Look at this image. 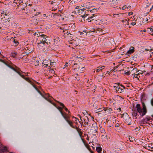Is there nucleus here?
<instances>
[{"mask_svg":"<svg viewBox=\"0 0 153 153\" xmlns=\"http://www.w3.org/2000/svg\"><path fill=\"white\" fill-rule=\"evenodd\" d=\"M34 87L35 88V89L37 91L38 93L45 99L47 101L51 102L52 104H53L54 106H55L59 111L60 112L64 118L65 119V120L69 124V125L72 128L76 129L77 130L78 129V127L76 126H74L73 125V122L69 120V118H70V116L68 115L67 114L65 113H64L62 112V108L59 107L57 106L56 104L54 103H52L51 102V101L50 100V99L48 98L49 97V94H45L44 95L42 94L37 89V88L35 87V86H34Z\"/></svg>","mask_w":153,"mask_h":153,"instance_id":"nucleus-1","label":"nucleus"},{"mask_svg":"<svg viewBox=\"0 0 153 153\" xmlns=\"http://www.w3.org/2000/svg\"><path fill=\"white\" fill-rule=\"evenodd\" d=\"M143 104V108H141L140 104H138L135 106H134L133 109H132L133 113L132 114L133 117H136L138 115V113L142 117L146 114L147 113L146 107Z\"/></svg>","mask_w":153,"mask_h":153,"instance_id":"nucleus-2","label":"nucleus"},{"mask_svg":"<svg viewBox=\"0 0 153 153\" xmlns=\"http://www.w3.org/2000/svg\"><path fill=\"white\" fill-rule=\"evenodd\" d=\"M39 41L40 42H41L45 43V44L48 45V43H50V42L48 41V39L49 38L47 36L43 34H40V33H39Z\"/></svg>","mask_w":153,"mask_h":153,"instance_id":"nucleus-3","label":"nucleus"},{"mask_svg":"<svg viewBox=\"0 0 153 153\" xmlns=\"http://www.w3.org/2000/svg\"><path fill=\"white\" fill-rule=\"evenodd\" d=\"M48 45H46L45 43H44L41 42H40L39 41H38L37 42V46L40 49H43L45 48V46H47Z\"/></svg>","mask_w":153,"mask_h":153,"instance_id":"nucleus-4","label":"nucleus"},{"mask_svg":"<svg viewBox=\"0 0 153 153\" xmlns=\"http://www.w3.org/2000/svg\"><path fill=\"white\" fill-rule=\"evenodd\" d=\"M134 48L133 47H131L129 49V50L127 52L126 55L128 56H129L131 53H132L134 51Z\"/></svg>","mask_w":153,"mask_h":153,"instance_id":"nucleus-5","label":"nucleus"},{"mask_svg":"<svg viewBox=\"0 0 153 153\" xmlns=\"http://www.w3.org/2000/svg\"><path fill=\"white\" fill-rule=\"evenodd\" d=\"M81 6L83 7V9H85L86 8L89 9L90 8L91 6L89 3H86L82 4Z\"/></svg>","mask_w":153,"mask_h":153,"instance_id":"nucleus-6","label":"nucleus"},{"mask_svg":"<svg viewBox=\"0 0 153 153\" xmlns=\"http://www.w3.org/2000/svg\"><path fill=\"white\" fill-rule=\"evenodd\" d=\"M10 68H11L14 71H16V72H17L18 74L22 78L24 79H25L27 81H28L29 80L27 78H25L24 75H22L21 74V73L18 71H17L14 68H13L10 66Z\"/></svg>","mask_w":153,"mask_h":153,"instance_id":"nucleus-7","label":"nucleus"},{"mask_svg":"<svg viewBox=\"0 0 153 153\" xmlns=\"http://www.w3.org/2000/svg\"><path fill=\"white\" fill-rule=\"evenodd\" d=\"M152 119L150 117H146L144 119L141 120L143 123H145V124L147 123L148 122Z\"/></svg>","mask_w":153,"mask_h":153,"instance_id":"nucleus-8","label":"nucleus"},{"mask_svg":"<svg viewBox=\"0 0 153 153\" xmlns=\"http://www.w3.org/2000/svg\"><path fill=\"white\" fill-rule=\"evenodd\" d=\"M114 87L115 88L116 92H118V93L120 88V85L118 84H115V85H114Z\"/></svg>","mask_w":153,"mask_h":153,"instance_id":"nucleus-9","label":"nucleus"},{"mask_svg":"<svg viewBox=\"0 0 153 153\" xmlns=\"http://www.w3.org/2000/svg\"><path fill=\"white\" fill-rule=\"evenodd\" d=\"M119 0H111L110 2V4L111 6H115L118 3L117 1Z\"/></svg>","mask_w":153,"mask_h":153,"instance_id":"nucleus-10","label":"nucleus"},{"mask_svg":"<svg viewBox=\"0 0 153 153\" xmlns=\"http://www.w3.org/2000/svg\"><path fill=\"white\" fill-rule=\"evenodd\" d=\"M127 117L125 121L127 123L128 125H130L131 124V120L130 118L128 117V115L127 114Z\"/></svg>","mask_w":153,"mask_h":153,"instance_id":"nucleus-11","label":"nucleus"},{"mask_svg":"<svg viewBox=\"0 0 153 153\" xmlns=\"http://www.w3.org/2000/svg\"><path fill=\"white\" fill-rule=\"evenodd\" d=\"M84 124H83V126H86L87 124H88V122L89 121V120L88 118L86 117V119H85L84 120Z\"/></svg>","mask_w":153,"mask_h":153,"instance_id":"nucleus-12","label":"nucleus"},{"mask_svg":"<svg viewBox=\"0 0 153 153\" xmlns=\"http://www.w3.org/2000/svg\"><path fill=\"white\" fill-rule=\"evenodd\" d=\"M120 86L121 87L120 88L118 93H122L124 91L125 87L122 85H120Z\"/></svg>","mask_w":153,"mask_h":153,"instance_id":"nucleus-13","label":"nucleus"},{"mask_svg":"<svg viewBox=\"0 0 153 153\" xmlns=\"http://www.w3.org/2000/svg\"><path fill=\"white\" fill-rule=\"evenodd\" d=\"M96 151L98 153L101 152L102 150V149L100 147H97L96 148Z\"/></svg>","mask_w":153,"mask_h":153,"instance_id":"nucleus-14","label":"nucleus"},{"mask_svg":"<svg viewBox=\"0 0 153 153\" xmlns=\"http://www.w3.org/2000/svg\"><path fill=\"white\" fill-rule=\"evenodd\" d=\"M122 22H123V24L125 25L126 26V25H128L129 24L128 21L126 20H123Z\"/></svg>","mask_w":153,"mask_h":153,"instance_id":"nucleus-15","label":"nucleus"},{"mask_svg":"<svg viewBox=\"0 0 153 153\" xmlns=\"http://www.w3.org/2000/svg\"><path fill=\"white\" fill-rule=\"evenodd\" d=\"M59 103L60 105H61V106H62V107L64 108L65 110L66 111H68V109L66 108V107H65L64 105V104L63 103H62L61 102H59Z\"/></svg>","mask_w":153,"mask_h":153,"instance_id":"nucleus-16","label":"nucleus"},{"mask_svg":"<svg viewBox=\"0 0 153 153\" xmlns=\"http://www.w3.org/2000/svg\"><path fill=\"white\" fill-rule=\"evenodd\" d=\"M95 16H96V15L94 14L92 16H91L89 17V19H91V21L94 20L95 19L94 18L95 17Z\"/></svg>","mask_w":153,"mask_h":153,"instance_id":"nucleus-17","label":"nucleus"},{"mask_svg":"<svg viewBox=\"0 0 153 153\" xmlns=\"http://www.w3.org/2000/svg\"><path fill=\"white\" fill-rule=\"evenodd\" d=\"M13 41L14 43V46H16L19 44V42L17 41H16L15 40H14Z\"/></svg>","mask_w":153,"mask_h":153,"instance_id":"nucleus-18","label":"nucleus"},{"mask_svg":"<svg viewBox=\"0 0 153 153\" xmlns=\"http://www.w3.org/2000/svg\"><path fill=\"white\" fill-rule=\"evenodd\" d=\"M129 139L130 141L133 142L134 141V137H129Z\"/></svg>","mask_w":153,"mask_h":153,"instance_id":"nucleus-19","label":"nucleus"},{"mask_svg":"<svg viewBox=\"0 0 153 153\" xmlns=\"http://www.w3.org/2000/svg\"><path fill=\"white\" fill-rule=\"evenodd\" d=\"M66 32L64 33V34L65 35H69V34H70L71 35V36H72L73 34H71L70 32H68V31H67L66 30Z\"/></svg>","mask_w":153,"mask_h":153,"instance_id":"nucleus-20","label":"nucleus"},{"mask_svg":"<svg viewBox=\"0 0 153 153\" xmlns=\"http://www.w3.org/2000/svg\"><path fill=\"white\" fill-rule=\"evenodd\" d=\"M3 152H4L6 151L7 150V148L6 147H3L1 149Z\"/></svg>","mask_w":153,"mask_h":153,"instance_id":"nucleus-21","label":"nucleus"},{"mask_svg":"<svg viewBox=\"0 0 153 153\" xmlns=\"http://www.w3.org/2000/svg\"><path fill=\"white\" fill-rule=\"evenodd\" d=\"M96 124L95 123H94L93 124V127H94V129H95V131H97V126H96Z\"/></svg>","mask_w":153,"mask_h":153,"instance_id":"nucleus-22","label":"nucleus"},{"mask_svg":"<svg viewBox=\"0 0 153 153\" xmlns=\"http://www.w3.org/2000/svg\"><path fill=\"white\" fill-rule=\"evenodd\" d=\"M101 71H102V69H101V68L100 67H99L97 68L96 72H99Z\"/></svg>","mask_w":153,"mask_h":153,"instance_id":"nucleus-23","label":"nucleus"},{"mask_svg":"<svg viewBox=\"0 0 153 153\" xmlns=\"http://www.w3.org/2000/svg\"><path fill=\"white\" fill-rule=\"evenodd\" d=\"M100 129L101 132V133H103L104 134L105 133V130L104 128H100Z\"/></svg>","mask_w":153,"mask_h":153,"instance_id":"nucleus-24","label":"nucleus"},{"mask_svg":"<svg viewBox=\"0 0 153 153\" xmlns=\"http://www.w3.org/2000/svg\"><path fill=\"white\" fill-rule=\"evenodd\" d=\"M87 16V14L85 13L84 15L82 16H81L82 17V18L83 19V20L84 21V19Z\"/></svg>","mask_w":153,"mask_h":153,"instance_id":"nucleus-25","label":"nucleus"},{"mask_svg":"<svg viewBox=\"0 0 153 153\" xmlns=\"http://www.w3.org/2000/svg\"><path fill=\"white\" fill-rule=\"evenodd\" d=\"M17 54L16 52H13L11 53V56L13 57H15L16 55Z\"/></svg>","mask_w":153,"mask_h":153,"instance_id":"nucleus-26","label":"nucleus"},{"mask_svg":"<svg viewBox=\"0 0 153 153\" xmlns=\"http://www.w3.org/2000/svg\"><path fill=\"white\" fill-rule=\"evenodd\" d=\"M148 148L151 149H153V144H149L148 146Z\"/></svg>","mask_w":153,"mask_h":153,"instance_id":"nucleus-27","label":"nucleus"},{"mask_svg":"<svg viewBox=\"0 0 153 153\" xmlns=\"http://www.w3.org/2000/svg\"><path fill=\"white\" fill-rule=\"evenodd\" d=\"M140 129V127L139 126V127H137L135 128L134 129V130L136 131H139V130Z\"/></svg>","mask_w":153,"mask_h":153,"instance_id":"nucleus-28","label":"nucleus"},{"mask_svg":"<svg viewBox=\"0 0 153 153\" xmlns=\"http://www.w3.org/2000/svg\"><path fill=\"white\" fill-rule=\"evenodd\" d=\"M27 6V4L26 3L25 4H23V5H22V8H23V9Z\"/></svg>","mask_w":153,"mask_h":153,"instance_id":"nucleus-29","label":"nucleus"},{"mask_svg":"<svg viewBox=\"0 0 153 153\" xmlns=\"http://www.w3.org/2000/svg\"><path fill=\"white\" fill-rule=\"evenodd\" d=\"M125 74L127 75H128L130 74V71H128L126 72V71H125Z\"/></svg>","mask_w":153,"mask_h":153,"instance_id":"nucleus-30","label":"nucleus"},{"mask_svg":"<svg viewBox=\"0 0 153 153\" xmlns=\"http://www.w3.org/2000/svg\"><path fill=\"white\" fill-rule=\"evenodd\" d=\"M75 8L76 9H79V10L82 9L81 8V7L78 6H76Z\"/></svg>","mask_w":153,"mask_h":153,"instance_id":"nucleus-31","label":"nucleus"},{"mask_svg":"<svg viewBox=\"0 0 153 153\" xmlns=\"http://www.w3.org/2000/svg\"><path fill=\"white\" fill-rule=\"evenodd\" d=\"M145 124L141 122V121H140V125L141 126H144L145 125Z\"/></svg>","mask_w":153,"mask_h":153,"instance_id":"nucleus-32","label":"nucleus"},{"mask_svg":"<svg viewBox=\"0 0 153 153\" xmlns=\"http://www.w3.org/2000/svg\"><path fill=\"white\" fill-rule=\"evenodd\" d=\"M102 108H99L96 110L97 112H99L102 111Z\"/></svg>","mask_w":153,"mask_h":153,"instance_id":"nucleus-33","label":"nucleus"},{"mask_svg":"<svg viewBox=\"0 0 153 153\" xmlns=\"http://www.w3.org/2000/svg\"><path fill=\"white\" fill-rule=\"evenodd\" d=\"M39 33H33V35L34 36H36V34H37V36H39Z\"/></svg>","mask_w":153,"mask_h":153,"instance_id":"nucleus-34","label":"nucleus"},{"mask_svg":"<svg viewBox=\"0 0 153 153\" xmlns=\"http://www.w3.org/2000/svg\"><path fill=\"white\" fill-rule=\"evenodd\" d=\"M68 62H66L65 63V65H64L65 67H66L68 66Z\"/></svg>","mask_w":153,"mask_h":153,"instance_id":"nucleus-35","label":"nucleus"},{"mask_svg":"<svg viewBox=\"0 0 153 153\" xmlns=\"http://www.w3.org/2000/svg\"><path fill=\"white\" fill-rule=\"evenodd\" d=\"M133 13L132 12H129L128 13V15L130 16L131 15H132L133 14Z\"/></svg>","mask_w":153,"mask_h":153,"instance_id":"nucleus-36","label":"nucleus"},{"mask_svg":"<svg viewBox=\"0 0 153 153\" xmlns=\"http://www.w3.org/2000/svg\"><path fill=\"white\" fill-rule=\"evenodd\" d=\"M126 7V6H124L122 8V10H124L125 9V8Z\"/></svg>","mask_w":153,"mask_h":153,"instance_id":"nucleus-37","label":"nucleus"},{"mask_svg":"<svg viewBox=\"0 0 153 153\" xmlns=\"http://www.w3.org/2000/svg\"><path fill=\"white\" fill-rule=\"evenodd\" d=\"M28 50L29 53L32 52V49H29Z\"/></svg>","mask_w":153,"mask_h":153,"instance_id":"nucleus-38","label":"nucleus"},{"mask_svg":"<svg viewBox=\"0 0 153 153\" xmlns=\"http://www.w3.org/2000/svg\"><path fill=\"white\" fill-rule=\"evenodd\" d=\"M74 118L75 119V121H76L77 120H78L79 122H80V121H79V119L76 118V117H75Z\"/></svg>","mask_w":153,"mask_h":153,"instance_id":"nucleus-39","label":"nucleus"},{"mask_svg":"<svg viewBox=\"0 0 153 153\" xmlns=\"http://www.w3.org/2000/svg\"><path fill=\"white\" fill-rule=\"evenodd\" d=\"M119 124L118 123H117L116 125H115V127H118L119 126Z\"/></svg>","mask_w":153,"mask_h":153,"instance_id":"nucleus-40","label":"nucleus"},{"mask_svg":"<svg viewBox=\"0 0 153 153\" xmlns=\"http://www.w3.org/2000/svg\"><path fill=\"white\" fill-rule=\"evenodd\" d=\"M100 67L101 68V69H102V70L105 68V66H104Z\"/></svg>","mask_w":153,"mask_h":153,"instance_id":"nucleus-41","label":"nucleus"},{"mask_svg":"<svg viewBox=\"0 0 153 153\" xmlns=\"http://www.w3.org/2000/svg\"><path fill=\"white\" fill-rule=\"evenodd\" d=\"M131 7V6H128L126 8L128 9H130Z\"/></svg>","mask_w":153,"mask_h":153,"instance_id":"nucleus-42","label":"nucleus"},{"mask_svg":"<svg viewBox=\"0 0 153 153\" xmlns=\"http://www.w3.org/2000/svg\"><path fill=\"white\" fill-rule=\"evenodd\" d=\"M136 24V23L135 22H132V23H131V25H132V26H134V25H135Z\"/></svg>","mask_w":153,"mask_h":153,"instance_id":"nucleus-43","label":"nucleus"},{"mask_svg":"<svg viewBox=\"0 0 153 153\" xmlns=\"http://www.w3.org/2000/svg\"><path fill=\"white\" fill-rule=\"evenodd\" d=\"M143 20L144 21H148V19L144 18L143 19Z\"/></svg>","mask_w":153,"mask_h":153,"instance_id":"nucleus-44","label":"nucleus"},{"mask_svg":"<svg viewBox=\"0 0 153 153\" xmlns=\"http://www.w3.org/2000/svg\"><path fill=\"white\" fill-rule=\"evenodd\" d=\"M146 50L148 51H152V49L150 48V49L148 48Z\"/></svg>","mask_w":153,"mask_h":153,"instance_id":"nucleus-45","label":"nucleus"},{"mask_svg":"<svg viewBox=\"0 0 153 153\" xmlns=\"http://www.w3.org/2000/svg\"><path fill=\"white\" fill-rule=\"evenodd\" d=\"M150 30L152 31H153V27H152L150 28Z\"/></svg>","mask_w":153,"mask_h":153,"instance_id":"nucleus-46","label":"nucleus"},{"mask_svg":"<svg viewBox=\"0 0 153 153\" xmlns=\"http://www.w3.org/2000/svg\"><path fill=\"white\" fill-rule=\"evenodd\" d=\"M81 71H84L85 70V68L84 67H82L81 68Z\"/></svg>","mask_w":153,"mask_h":153,"instance_id":"nucleus-47","label":"nucleus"},{"mask_svg":"<svg viewBox=\"0 0 153 153\" xmlns=\"http://www.w3.org/2000/svg\"><path fill=\"white\" fill-rule=\"evenodd\" d=\"M87 20L88 21V22H91V19H89V17L87 19Z\"/></svg>","mask_w":153,"mask_h":153,"instance_id":"nucleus-48","label":"nucleus"},{"mask_svg":"<svg viewBox=\"0 0 153 153\" xmlns=\"http://www.w3.org/2000/svg\"><path fill=\"white\" fill-rule=\"evenodd\" d=\"M151 103L152 106H153V100L151 101Z\"/></svg>","mask_w":153,"mask_h":153,"instance_id":"nucleus-49","label":"nucleus"},{"mask_svg":"<svg viewBox=\"0 0 153 153\" xmlns=\"http://www.w3.org/2000/svg\"><path fill=\"white\" fill-rule=\"evenodd\" d=\"M150 4H148L146 5V7H149V5H150Z\"/></svg>","mask_w":153,"mask_h":153,"instance_id":"nucleus-50","label":"nucleus"},{"mask_svg":"<svg viewBox=\"0 0 153 153\" xmlns=\"http://www.w3.org/2000/svg\"><path fill=\"white\" fill-rule=\"evenodd\" d=\"M139 71H137L136 72V75H137L139 74V73H138V72Z\"/></svg>","mask_w":153,"mask_h":153,"instance_id":"nucleus-51","label":"nucleus"},{"mask_svg":"<svg viewBox=\"0 0 153 153\" xmlns=\"http://www.w3.org/2000/svg\"><path fill=\"white\" fill-rule=\"evenodd\" d=\"M42 16H43V17L44 18V17H46V15L45 14H44Z\"/></svg>","mask_w":153,"mask_h":153,"instance_id":"nucleus-52","label":"nucleus"},{"mask_svg":"<svg viewBox=\"0 0 153 153\" xmlns=\"http://www.w3.org/2000/svg\"><path fill=\"white\" fill-rule=\"evenodd\" d=\"M78 116H79V117L80 118L81 120H82V119H81V116H80V115H79H79H78Z\"/></svg>","mask_w":153,"mask_h":153,"instance_id":"nucleus-53","label":"nucleus"},{"mask_svg":"<svg viewBox=\"0 0 153 153\" xmlns=\"http://www.w3.org/2000/svg\"><path fill=\"white\" fill-rule=\"evenodd\" d=\"M153 8V5L152 6V7L150 9V11Z\"/></svg>","mask_w":153,"mask_h":153,"instance_id":"nucleus-54","label":"nucleus"},{"mask_svg":"<svg viewBox=\"0 0 153 153\" xmlns=\"http://www.w3.org/2000/svg\"><path fill=\"white\" fill-rule=\"evenodd\" d=\"M118 110L120 111L121 110V108H119Z\"/></svg>","mask_w":153,"mask_h":153,"instance_id":"nucleus-55","label":"nucleus"},{"mask_svg":"<svg viewBox=\"0 0 153 153\" xmlns=\"http://www.w3.org/2000/svg\"><path fill=\"white\" fill-rule=\"evenodd\" d=\"M53 63H53V62H51V63H50V65H52V64H53Z\"/></svg>","mask_w":153,"mask_h":153,"instance_id":"nucleus-56","label":"nucleus"},{"mask_svg":"<svg viewBox=\"0 0 153 153\" xmlns=\"http://www.w3.org/2000/svg\"><path fill=\"white\" fill-rule=\"evenodd\" d=\"M47 66H48V64H46V66H45V68Z\"/></svg>","mask_w":153,"mask_h":153,"instance_id":"nucleus-57","label":"nucleus"},{"mask_svg":"<svg viewBox=\"0 0 153 153\" xmlns=\"http://www.w3.org/2000/svg\"><path fill=\"white\" fill-rule=\"evenodd\" d=\"M135 75H136V74H132V75H133V76H134V77H135Z\"/></svg>","mask_w":153,"mask_h":153,"instance_id":"nucleus-58","label":"nucleus"},{"mask_svg":"<svg viewBox=\"0 0 153 153\" xmlns=\"http://www.w3.org/2000/svg\"><path fill=\"white\" fill-rule=\"evenodd\" d=\"M7 21L8 22H9V21H10V20H9V19H7Z\"/></svg>","mask_w":153,"mask_h":153,"instance_id":"nucleus-59","label":"nucleus"},{"mask_svg":"<svg viewBox=\"0 0 153 153\" xmlns=\"http://www.w3.org/2000/svg\"><path fill=\"white\" fill-rule=\"evenodd\" d=\"M15 38V37H12L11 38H12V39H13L14 38Z\"/></svg>","mask_w":153,"mask_h":153,"instance_id":"nucleus-60","label":"nucleus"},{"mask_svg":"<svg viewBox=\"0 0 153 153\" xmlns=\"http://www.w3.org/2000/svg\"><path fill=\"white\" fill-rule=\"evenodd\" d=\"M36 62H37V63H39V61H37V60Z\"/></svg>","mask_w":153,"mask_h":153,"instance_id":"nucleus-61","label":"nucleus"},{"mask_svg":"<svg viewBox=\"0 0 153 153\" xmlns=\"http://www.w3.org/2000/svg\"><path fill=\"white\" fill-rule=\"evenodd\" d=\"M4 11H2V12H1V13L2 14L3 13H4Z\"/></svg>","mask_w":153,"mask_h":153,"instance_id":"nucleus-62","label":"nucleus"},{"mask_svg":"<svg viewBox=\"0 0 153 153\" xmlns=\"http://www.w3.org/2000/svg\"><path fill=\"white\" fill-rule=\"evenodd\" d=\"M143 31H144V32H146V30H143Z\"/></svg>","mask_w":153,"mask_h":153,"instance_id":"nucleus-63","label":"nucleus"},{"mask_svg":"<svg viewBox=\"0 0 153 153\" xmlns=\"http://www.w3.org/2000/svg\"><path fill=\"white\" fill-rule=\"evenodd\" d=\"M51 71H52H52H53H53H54L53 70H51Z\"/></svg>","mask_w":153,"mask_h":153,"instance_id":"nucleus-64","label":"nucleus"}]
</instances>
